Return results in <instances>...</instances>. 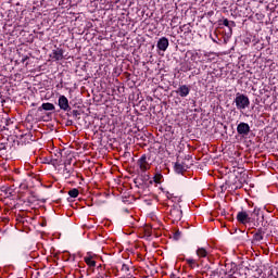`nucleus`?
<instances>
[{"label":"nucleus","instance_id":"obj_1","mask_svg":"<svg viewBox=\"0 0 278 278\" xmlns=\"http://www.w3.org/2000/svg\"><path fill=\"white\" fill-rule=\"evenodd\" d=\"M235 103H236L237 110H247V108L251 105V101L249 100V97L244 96L243 93H237Z\"/></svg>","mask_w":278,"mask_h":278},{"label":"nucleus","instance_id":"obj_2","mask_svg":"<svg viewBox=\"0 0 278 278\" xmlns=\"http://www.w3.org/2000/svg\"><path fill=\"white\" fill-rule=\"evenodd\" d=\"M174 170L178 175H184V173H186V170H188V162L181 161V157L178 156L177 161H176V163L174 165Z\"/></svg>","mask_w":278,"mask_h":278},{"label":"nucleus","instance_id":"obj_3","mask_svg":"<svg viewBox=\"0 0 278 278\" xmlns=\"http://www.w3.org/2000/svg\"><path fill=\"white\" fill-rule=\"evenodd\" d=\"M169 216L173 223H179V220H181V217L184 216V212L181 211V208L173 206V208L169 211Z\"/></svg>","mask_w":278,"mask_h":278},{"label":"nucleus","instance_id":"obj_4","mask_svg":"<svg viewBox=\"0 0 278 278\" xmlns=\"http://www.w3.org/2000/svg\"><path fill=\"white\" fill-rule=\"evenodd\" d=\"M237 132L239 136H242L244 138V136L251 134V126H249L248 123L241 122L237 126Z\"/></svg>","mask_w":278,"mask_h":278},{"label":"nucleus","instance_id":"obj_5","mask_svg":"<svg viewBox=\"0 0 278 278\" xmlns=\"http://www.w3.org/2000/svg\"><path fill=\"white\" fill-rule=\"evenodd\" d=\"M137 166H139L141 173H147L151 168L149 162L147 161V154H143L138 161Z\"/></svg>","mask_w":278,"mask_h":278},{"label":"nucleus","instance_id":"obj_6","mask_svg":"<svg viewBox=\"0 0 278 278\" xmlns=\"http://www.w3.org/2000/svg\"><path fill=\"white\" fill-rule=\"evenodd\" d=\"M59 108L63 110V112H71V104H68V98L65 96L59 97Z\"/></svg>","mask_w":278,"mask_h":278},{"label":"nucleus","instance_id":"obj_7","mask_svg":"<svg viewBox=\"0 0 278 278\" xmlns=\"http://www.w3.org/2000/svg\"><path fill=\"white\" fill-rule=\"evenodd\" d=\"M237 220L238 223H241V225H247L251 220V217L249 216V213L241 211L237 214Z\"/></svg>","mask_w":278,"mask_h":278},{"label":"nucleus","instance_id":"obj_8","mask_svg":"<svg viewBox=\"0 0 278 278\" xmlns=\"http://www.w3.org/2000/svg\"><path fill=\"white\" fill-rule=\"evenodd\" d=\"M50 58H52V60H55L56 62H60V60H64V50L62 48H56L52 51Z\"/></svg>","mask_w":278,"mask_h":278},{"label":"nucleus","instance_id":"obj_9","mask_svg":"<svg viewBox=\"0 0 278 278\" xmlns=\"http://www.w3.org/2000/svg\"><path fill=\"white\" fill-rule=\"evenodd\" d=\"M168 38L162 37L159 39L156 47L160 51H166L168 49Z\"/></svg>","mask_w":278,"mask_h":278},{"label":"nucleus","instance_id":"obj_10","mask_svg":"<svg viewBox=\"0 0 278 278\" xmlns=\"http://www.w3.org/2000/svg\"><path fill=\"white\" fill-rule=\"evenodd\" d=\"M176 93L179 94V97H181V98H186V97H188V94H190V88L188 87V85H181L176 90Z\"/></svg>","mask_w":278,"mask_h":278},{"label":"nucleus","instance_id":"obj_11","mask_svg":"<svg viewBox=\"0 0 278 278\" xmlns=\"http://www.w3.org/2000/svg\"><path fill=\"white\" fill-rule=\"evenodd\" d=\"M45 110L46 112H53L55 110V105L53 103H42V105L38 109L39 112H42Z\"/></svg>","mask_w":278,"mask_h":278},{"label":"nucleus","instance_id":"obj_12","mask_svg":"<svg viewBox=\"0 0 278 278\" xmlns=\"http://www.w3.org/2000/svg\"><path fill=\"white\" fill-rule=\"evenodd\" d=\"M85 262L87 266L94 268L97 266V262L93 260L92 255L85 256Z\"/></svg>","mask_w":278,"mask_h":278},{"label":"nucleus","instance_id":"obj_13","mask_svg":"<svg viewBox=\"0 0 278 278\" xmlns=\"http://www.w3.org/2000/svg\"><path fill=\"white\" fill-rule=\"evenodd\" d=\"M68 195L72 198V199H77L79 197V189L77 188H74V189H71L68 191Z\"/></svg>","mask_w":278,"mask_h":278},{"label":"nucleus","instance_id":"obj_14","mask_svg":"<svg viewBox=\"0 0 278 278\" xmlns=\"http://www.w3.org/2000/svg\"><path fill=\"white\" fill-rule=\"evenodd\" d=\"M208 254L207 250L205 248H198L197 255L198 257H205Z\"/></svg>","mask_w":278,"mask_h":278},{"label":"nucleus","instance_id":"obj_15","mask_svg":"<svg viewBox=\"0 0 278 278\" xmlns=\"http://www.w3.org/2000/svg\"><path fill=\"white\" fill-rule=\"evenodd\" d=\"M180 31H184L185 34H192V28H190V24H185L180 26Z\"/></svg>","mask_w":278,"mask_h":278},{"label":"nucleus","instance_id":"obj_16","mask_svg":"<svg viewBox=\"0 0 278 278\" xmlns=\"http://www.w3.org/2000/svg\"><path fill=\"white\" fill-rule=\"evenodd\" d=\"M187 264L190 266V268H199V264L194 258H187Z\"/></svg>","mask_w":278,"mask_h":278},{"label":"nucleus","instance_id":"obj_17","mask_svg":"<svg viewBox=\"0 0 278 278\" xmlns=\"http://www.w3.org/2000/svg\"><path fill=\"white\" fill-rule=\"evenodd\" d=\"M223 25H225V27H229V29L231 31V27H236V22H233V21L229 22V20L225 18L223 22Z\"/></svg>","mask_w":278,"mask_h":278},{"label":"nucleus","instance_id":"obj_18","mask_svg":"<svg viewBox=\"0 0 278 278\" xmlns=\"http://www.w3.org/2000/svg\"><path fill=\"white\" fill-rule=\"evenodd\" d=\"M139 178L141 179V181L143 184H147V181H149V179H151V176H149V174H147V172L141 173V175L139 176Z\"/></svg>","mask_w":278,"mask_h":278},{"label":"nucleus","instance_id":"obj_19","mask_svg":"<svg viewBox=\"0 0 278 278\" xmlns=\"http://www.w3.org/2000/svg\"><path fill=\"white\" fill-rule=\"evenodd\" d=\"M262 240H264V235H257V232L253 236V242L260 243Z\"/></svg>","mask_w":278,"mask_h":278},{"label":"nucleus","instance_id":"obj_20","mask_svg":"<svg viewBox=\"0 0 278 278\" xmlns=\"http://www.w3.org/2000/svg\"><path fill=\"white\" fill-rule=\"evenodd\" d=\"M64 173H65V178L68 179L71 177V174L73 173V168L68 169V166H64Z\"/></svg>","mask_w":278,"mask_h":278},{"label":"nucleus","instance_id":"obj_21","mask_svg":"<svg viewBox=\"0 0 278 278\" xmlns=\"http://www.w3.org/2000/svg\"><path fill=\"white\" fill-rule=\"evenodd\" d=\"M5 123H8V118H0V131L5 129Z\"/></svg>","mask_w":278,"mask_h":278},{"label":"nucleus","instance_id":"obj_22","mask_svg":"<svg viewBox=\"0 0 278 278\" xmlns=\"http://www.w3.org/2000/svg\"><path fill=\"white\" fill-rule=\"evenodd\" d=\"M71 114L72 116H74V118H78L79 116H81V113L78 110H73Z\"/></svg>","mask_w":278,"mask_h":278},{"label":"nucleus","instance_id":"obj_23","mask_svg":"<svg viewBox=\"0 0 278 278\" xmlns=\"http://www.w3.org/2000/svg\"><path fill=\"white\" fill-rule=\"evenodd\" d=\"M121 270H122V273H129V265L122 264Z\"/></svg>","mask_w":278,"mask_h":278},{"label":"nucleus","instance_id":"obj_24","mask_svg":"<svg viewBox=\"0 0 278 278\" xmlns=\"http://www.w3.org/2000/svg\"><path fill=\"white\" fill-rule=\"evenodd\" d=\"M181 238V231L177 230L175 233H174V240H179Z\"/></svg>","mask_w":278,"mask_h":278},{"label":"nucleus","instance_id":"obj_25","mask_svg":"<svg viewBox=\"0 0 278 278\" xmlns=\"http://www.w3.org/2000/svg\"><path fill=\"white\" fill-rule=\"evenodd\" d=\"M252 218H255V216H260V210L258 208H254V211L251 214Z\"/></svg>","mask_w":278,"mask_h":278},{"label":"nucleus","instance_id":"obj_26","mask_svg":"<svg viewBox=\"0 0 278 278\" xmlns=\"http://www.w3.org/2000/svg\"><path fill=\"white\" fill-rule=\"evenodd\" d=\"M162 179V175L154 176L153 181L154 184H160V180Z\"/></svg>","mask_w":278,"mask_h":278},{"label":"nucleus","instance_id":"obj_27","mask_svg":"<svg viewBox=\"0 0 278 278\" xmlns=\"http://www.w3.org/2000/svg\"><path fill=\"white\" fill-rule=\"evenodd\" d=\"M256 233L260 235V236H264V233H266V231L264 230V228H258L256 230Z\"/></svg>","mask_w":278,"mask_h":278},{"label":"nucleus","instance_id":"obj_28","mask_svg":"<svg viewBox=\"0 0 278 278\" xmlns=\"http://www.w3.org/2000/svg\"><path fill=\"white\" fill-rule=\"evenodd\" d=\"M5 149H8V148L5 147V143H0V151H5Z\"/></svg>","mask_w":278,"mask_h":278},{"label":"nucleus","instance_id":"obj_29","mask_svg":"<svg viewBox=\"0 0 278 278\" xmlns=\"http://www.w3.org/2000/svg\"><path fill=\"white\" fill-rule=\"evenodd\" d=\"M33 199H36L37 201H40V199H38V197L34 193V191L30 192Z\"/></svg>","mask_w":278,"mask_h":278},{"label":"nucleus","instance_id":"obj_30","mask_svg":"<svg viewBox=\"0 0 278 278\" xmlns=\"http://www.w3.org/2000/svg\"><path fill=\"white\" fill-rule=\"evenodd\" d=\"M190 160H192V156H190V155H186L185 156V162L187 161V162H190Z\"/></svg>","mask_w":278,"mask_h":278},{"label":"nucleus","instance_id":"obj_31","mask_svg":"<svg viewBox=\"0 0 278 278\" xmlns=\"http://www.w3.org/2000/svg\"><path fill=\"white\" fill-rule=\"evenodd\" d=\"M71 125H73V119H67L66 126L68 127V126H71Z\"/></svg>","mask_w":278,"mask_h":278},{"label":"nucleus","instance_id":"obj_32","mask_svg":"<svg viewBox=\"0 0 278 278\" xmlns=\"http://www.w3.org/2000/svg\"><path fill=\"white\" fill-rule=\"evenodd\" d=\"M2 220H3V223H8V220H10V219H8V218H2Z\"/></svg>","mask_w":278,"mask_h":278},{"label":"nucleus","instance_id":"obj_33","mask_svg":"<svg viewBox=\"0 0 278 278\" xmlns=\"http://www.w3.org/2000/svg\"><path fill=\"white\" fill-rule=\"evenodd\" d=\"M167 199H170V193L169 192H167Z\"/></svg>","mask_w":278,"mask_h":278},{"label":"nucleus","instance_id":"obj_34","mask_svg":"<svg viewBox=\"0 0 278 278\" xmlns=\"http://www.w3.org/2000/svg\"><path fill=\"white\" fill-rule=\"evenodd\" d=\"M46 201H47V200H45V199H43V200H41V202H42V203H46Z\"/></svg>","mask_w":278,"mask_h":278},{"label":"nucleus","instance_id":"obj_35","mask_svg":"<svg viewBox=\"0 0 278 278\" xmlns=\"http://www.w3.org/2000/svg\"><path fill=\"white\" fill-rule=\"evenodd\" d=\"M231 266H233V268H236V264L233 263V264H231Z\"/></svg>","mask_w":278,"mask_h":278},{"label":"nucleus","instance_id":"obj_36","mask_svg":"<svg viewBox=\"0 0 278 278\" xmlns=\"http://www.w3.org/2000/svg\"><path fill=\"white\" fill-rule=\"evenodd\" d=\"M67 115H68V116H73V114H71V113H67Z\"/></svg>","mask_w":278,"mask_h":278},{"label":"nucleus","instance_id":"obj_37","mask_svg":"<svg viewBox=\"0 0 278 278\" xmlns=\"http://www.w3.org/2000/svg\"><path fill=\"white\" fill-rule=\"evenodd\" d=\"M170 278H175V275H172Z\"/></svg>","mask_w":278,"mask_h":278},{"label":"nucleus","instance_id":"obj_38","mask_svg":"<svg viewBox=\"0 0 278 278\" xmlns=\"http://www.w3.org/2000/svg\"><path fill=\"white\" fill-rule=\"evenodd\" d=\"M150 184H153V180H150Z\"/></svg>","mask_w":278,"mask_h":278},{"label":"nucleus","instance_id":"obj_39","mask_svg":"<svg viewBox=\"0 0 278 278\" xmlns=\"http://www.w3.org/2000/svg\"><path fill=\"white\" fill-rule=\"evenodd\" d=\"M125 212H129V210L126 208Z\"/></svg>","mask_w":278,"mask_h":278}]
</instances>
